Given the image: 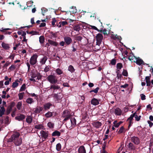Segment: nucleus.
I'll return each mask as SVG.
<instances>
[{
  "label": "nucleus",
  "mask_w": 153,
  "mask_h": 153,
  "mask_svg": "<svg viewBox=\"0 0 153 153\" xmlns=\"http://www.w3.org/2000/svg\"><path fill=\"white\" fill-rule=\"evenodd\" d=\"M131 116H132L133 119L134 117L135 119V120L137 121H139L141 117L140 115L138 116L137 114V111H135L133 114H131Z\"/></svg>",
  "instance_id": "13"
},
{
  "label": "nucleus",
  "mask_w": 153,
  "mask_h": 153,
  "mask_svg": "<svg viewBox=\"0 0 153 153\" xmlns=\"http://www.w3.org/2000/svg\"><path fill=\"white\" fill-rule=\"evenodd\" d=\"M147 123L149 124L150 128L153 125V123L149 120H148Z\"/></svg>",
  "instance_id": "64"
},
{
  "label": "nucleus",
  "mask_w": 153,
  "mask_h": 153,
  "mask_svg": "<svg viewBox=\"0 0 153 153\" xmlns=\"http://www.w3.org/2000/svg\"><path fill=\"white\" fill-rule=\"evenodd\" d=\"M38 55L36 54H34L31 57L30 60V63L32 65L35 64L37 61V58Z\"/></svg>",
  "instance_id": "7"
},
{
  "label": "nucleus",
  "mask_w": 153,
  "mask_h": 153,
  "mask_svg": "<svg viewBox=\"0 0 153 153\" xmlns=\"http://www.w3.org/2000/svg\"><path fill=\"white\" fill-rule=\"evenodd\" d=\"M25 117V116L24 115L19 114L15 117V119L19 121H21L24 120Z\"/></svg>",
  "instance_id": "11"
},
{
  "label": "nucleus",
  "mask_w": 153,
  "mask_h": 153,
  "mask_svg": "<svg viewBox=\"0 0 153 153\" xmlns=\"http://www.w3.org/2000/svg\"><path fill=\"white\" fill-rule=\"evenodd\" d=\"M122 74L123 76H128V73L126 70L123 69L122 72Z\"/></svg>",
  "instance_id": "48"
},
{
  "label": "nucleus",
  "mask_w": 153,
  "mask_h": 153,
  "mask_svg": "<svg viewBox=\"0 0 153 153\" xmlns=\"http://www.w3.org/2000/svg\"><path fill=\"white\" fill-rule=\"evenodd\" d=\"M48 131L42 130L40 132V134L41 137L43 139L42 141H45V139H47L48 137Z\"/></svg>",
  "instance_id": "4"
},
{
  "label": "nucleus",
  "mask_w": 153,
  "mask_h": 153,
  "mask_svg": "<svg viewBox=\"0 0 153 153\" xmlns=\"http://www.w3.org/2000/svg\"><path fill=\"white\" fill-rule=\"evenodd\" d=\"M99 21L100 22L101 26H102V28H101V29L100 30H99L98 29V30H97V31L100 33H103V27L102 26V23L100 22V19L99 20Z\"/></svg>",
  "instance_id": "55"
},
{
  "label": "nucleus",
  "mask_w": 153,
  "mask_h": 153,
  "mask_svg": "<svg viewBox=\"0 0 153 153\" xmlns=\"http://www.w3.org/2000/svg\"><path fill=\"white\" fill-rule=\"evenodd\" d=\"M56 149L58 151H60L61 149V145L60 143L57 144L56 147Z\"/></svg>",
  "instance_id": "42"
},
{
  "label": "nucleus",
  "mask_w": 153,
  "mask_h": 153,
  "mask_svg": "<svg viewBox=\"0 0 153 153\" xmlns=\"http://www.w3.org/2000/svg\"><path fill=\"white\" fill-rule=\"evenodd\" d=\"M59 23L61 24L59 26V27H61V25H62L63 26H64L65 25H67L68 24V22L66 21L60 22H59Z\"/></svg>",
  "instance_id": "44"
},
{
  "label": "nucleus",
  "mask_w": 153,
  "mask_h": 153,
  "mask_svg": "<svg viewBox=\"0 0 153 153\" xmlns=\"http://www.w3.org/2000/svg\"><path fill=\"white\" fill-rule=\"evenodd\" d=\"M1 45L2 47L5 50H9L10 48L9 45L3 42L2 43Z\"/></svg>",
  "instance_id": "23"
},
{
  "label": "nucleus",
  "mask_w": 153,
  "mask_h": 153,
  "mask_svg": "<svg viewBox=\"0 0 153 153\" xmlns=\"http://www.w3.org/2000/svg\"><path fill=\"white\" fill-rule=\"evenodd\" d=\"M26 102L27 103L31 104L34 101L32 98H29L26 100Z\"/></svg>",
  "instance_id": "36"
},
{
  "label": "nucleus",
  "mask_w": 153,
  "mask_h": 153,
  "mask_svg": "<svg viewBox=\"0 0 153 153\" xmlns=\"http://www.w3.org/2000/svg\"><path fill=\"white\" fill-rule=\"evenodd\" d=\"M24 94H25L24 92H22V93H19L18 94V96H19V100H22L23 98V96Z\"/></svg>",
  "instance_id": "43"
},
{
  "label": "nucleus",
  "mask_w": 153,
  "mask_h": 153,
  "mask_svg": "<svg viewBox=\"0 0 153 153\" xmlns=\"http://www.w3.org/2000/svg\"><path fill=\"white\" fill-rule=\"evenodd\" d=\"M64 40L65 44L67 45H69L72 42V39L70 37L66 36L64 37Z\"/></svg>",
  "instance_id": "9"
},
{
  "label": "nucleus",
  "mask_w": 153,
  "mask_h": 153,
  "mask_svg": "<svg viewBox=\"0 0 153 153\" xmlns=\"http://www.w3.org/2000/svg\"><path fill=\"white\" fill-rule=\"evenodd\" d=\"M117 77L118 79H121V77H122V76L121 73H118L117 74Z\"/></svg>",
  "instance_id": "58"
},
{
  "label": "nucleus",
  "mask_w": 153,
  "mask_h": 153,
  "mask_svg": "<svg viewBox=\"0 0 153 153\" xmlns=\"http://www.w3.org/2000/svg\"><path fill=\"white\" fill-rule=\"evenodd\" d=\"M56 72L58 75H60L63 73V71L59 68H57L56 70Z\"/></svg>",
  "instance_id": "51"
},
{
  "label": "nucleus",
  "mask_w": 153,
  "mask_h": 153,
  "mask_svg": "<svg viewBox=\"0 0 153 153\" xmlns=\"http://www.w3.org/2000/svg\"><path fill=\"white\" fill-rule=\"evenodd\" d=\"M128 146L129 149L132 150H134L135 149L136 147L132 143L130 142L129 143Z\"/></svg>",
  "instance_id": "19"
},
{
  "label": "nucleus",
  "mask_w": 153,
  "mask_h": 153,
  "mask_svg": "<svg viewBox=\"0 0 153 153\" xmlns=\"http://www.w3.org/2000/svg\"><path fill=\"white\" fill-rule=\"evenodd\" d=\"M71 121L72 126H74L76 125V120L74 117H72L71 119Z\"/></svg>",
  "instance_id": "32"
},
{
  "label": "nucleus",
  "mask_w": 153,
  "mask_h": 153,
  "mask_svg": "<svg viewBox=\"0 0 153 153\" xmlns=\"http://www.w3.org/2000/svg\"><path fill=\"white\" fill-rule=\"evenodd\" d=\"M91 103L93 105H97L99 104V102L97 99L93 98L91 100Z\"/></svg>",
  "instance_id": "16"
},
{
  "label": "nucleus",
  "mask_w": 153,
  "mask_h": 153,
  "mask_svg": "<svg viewBox=\"0 0 153 153\" xmlns=\"http://www.w3.org/2000/svg\"><path fill=\"white\" fill-rule=\"evenodd\" d=\"M82 39V37L81 36H76L75 37V40L81 42V40Z\"/></svg>",
  "instance_id": "39"
},
{
  "label": "nucleus",
  "mask_w": 153,
  "mask_h": 153,
  "mask_svg": "<svg viewBox=\"0 0 153 153\" xmlns=\"http://www.w3.org/2000/svg\"><path fill=\"white\" fill-rule=\"evenodd\" d=\"M131 140L132 142L135 145H138L140 143V138L137 137L133 136L131 137Z\"/></svg>",
  "instance_id": "6"
},
{
  "label": "nucleus",
  "mask_w": 153,
  "mask_h": 153,
  "mask_svg": "<svg viewBox=\"0 0 153 153\" xmlns=\"http://www.w3.org/2000/svg\"><path fill=\"white\" fill-rule=\"evenodd\" d=\"M133 119L132 118V116H130V117L128 118L127 120V121H128L129 123V125L128 127V129H129L130 127V126H131L132 124L133 123V122H132V120Z\"/></svg>",
  "instance_id": "22"
},
{
  "label": "nucleus",
  "mask_w": 153,
  "mask_h": 153,
  "mask_svg": "<svg viewBox=\"0 0 153 153\" xmlns=\"http://www.w3.org/2000/svg\"><path fill=\"white\" fill-rule=\"evenodd\" d=\"M141 99L142 100H144L146 99V96L145 95L143 94H141L140 95Z\"/></svg>",
  "instance_id": "60"
},
{
  "label": "nucleus",
  "mask_w": 153,
  "mask_h": 153,
  "mask_svg": "<svg viewBox=\"0 0 153 153\" xmlns=\"http://www.w3.org/2000/svg\"><path fill=\"white\" fill-rule=\"evenodd\" d=\"M26 88V85L25 84H24L22 85V86H21L20 90L19 92L22 91H24Z\"/></svg>",
  "instance_id": "47"
},
{
  "label": "nucleus",
  "mask_w": 153,
  "mask_h": 153,
  "mask_svg": "<svg viewBox=\"0 0 153 153\" xmlns=\"http://www.w3.org/2000/svg\"><path fill=\"white\" fill-rule=\"evenodd\" d=\"M34 128H35L37 129H44V126L42 124H39L38 125H36Z\"/></svg>",
  "instance_id": "33"
},
{
  "label": "nucleus",
  "mask_w": 153,
  "mask_h": 153,
  "mask_svg": "<svg viewBox=\"0 0 153 153\" xmlns=\"http://www.w3.org/2000/svg\"><path fill=\"white\" fill-rule=\"evenodd\" d=\"M47 78L48 81L52 84H55L58 81L57 77L54 74L49 75Z\"/></svg>",
  "instance_id": "2"
},
{
  "label": "nucleus",
  "mask_w": 153,
  "mask_h": 153,
  "mask_svg": "<svg viewBox=\"0 0 153 153\" xmlns=\"http://www.w3.org/2000/svg\"><path fill=\"white\" fill-rule=\"evenodd\" d=\"M3 81L1 80L0 81V88H4V87H3Z\"/></svg>",
  "instance_id": "63"
},
{
  "label": "nucleus",
  "mask_w": 153,
  "mask_h": 153,
  "mask_svg": "<svg viewBox=\"0 0 153 153\" xmlns=\"http://www.w3.org/2000/svg\"><path fill=\"white\" fill-rule=\"evenodd\" d=\"M134 58H135V56H134V55L131 56V55H130V56H129L128 57V59L131 62H134L133 59Z\"/></svg>",
  "instance_id": "56"
},
{
  "label": "nucleus",
  "mask_w": 153,
  "mask_h": 153,
  "mask_svg": "<svg viewBox=\"0 0 153 153\" xmlns=\"http://www.w3.org/2000/svg\"><path fill=\"white\" fill-rule=\"evenodd\" d=\"M122 112L121 110L119 108H117L115 110V114L117 115H120Z\"/></svg>",
  "instance_id": "25"
},
{
  "label": "nucleus",
  "mask_w": 153,
  "mask_h": 153,
  "mask_svg": "<svg viewBox=\"0 0 153 153\" xmlns=\"http://www.w3.org/2000/svg\"><path fill=\"white\" fill-rule=\"evenodd\" d=\"M15 103L14 102H12L8 106L6 109V115H8L10 113L12 110V108L15 106Z\"/></svg>",
  "instance_id": "8"
},
{
  "label": "nucleus",
  "mask_w": 153,
  "mask_h": 153,
  "mask_svg": "<svg viewBox=\"0 0 153 153\" xmlns=\"http://www.w3.org/2000/svg\"><path fill=\"white\" fill-rule=\"evenodd\" d=\"M33 120V118L30 116H28L26 119V122L28 123H31Z\"/></svg>",
  "instance_id": "27"
},
{
  "label": "nucleus",
  "mask_w": 153,
  "mask_h": 153,
  "mask_svg": "<svg viewBox=\"0 0 153 153\" xmlns=\"http://www.w3.org/2000/svg\"><path fill=\"white\" fill-rule=\"evenodd\" d=\"M48 42L50 45L52 46H57L58 45L57 42L51 40H48Z\"/></svg>",
  "instance_id": "21"
},
{
  "label": "nucleus",
  "mask_w": 153,
  "mask_h": 153,
  "mask_svg": "<svg viewBox=\"0 0 153 153\" xmlns=\"http://www.w3.org/2000/svg\"><path fill=\"white\" fill-rule=\"evenodd\" d=\"M48 126L51 128H53L54 126V124L51 122H48L47 124Z\"/></svg>",
  "instance_id": "40"
},
{
  "label": "nucleus",
  "mask_w": 153,
  "mask_h": 153,
  "mask_svg": "<svg viewBox=\"0 0 153 153\" xmlns=\"http://www.w3.org/2000/svg\"><path fill=\"white\" fill-rule=\"evenodd\" d=\"M68 116H71L70 112L67 110L64 111L63 112L62 117H68Z\"/></svg>",
  "instance_id": "18"
},
{
  "label": "nucleus",
  "mask_w": 153,
  "mask_h": 153,
  "mask_svg": "<svg viewBox=\"0 0 153 153\" xmlns=\"http://www.w3.org/2000/svg\"><path fill=\"white\" fill-rule=\"evenodd\" d=\"M56 22V20L55 18H53L52 19L51 22L52 25L53 26H54L55 25V23Z\"/></svg>",
  "instance_id": "59"
},
{
  "label": "nucleus",
  "mask_w": 153,
  "mask_h": 153,
  "mask_svg": "<svg viewBox=\"0 0 153 153\" xmlns=\"http://www.w3.org/2000/svg\"><path fill=\"white\" fill-rule=\"evenodd\" d=\"M74 30L79 31L80 30V26L79 25H75L74 27Z\"/></svg>",
  "instance_id": "37"
},
{
  "label": "nucleus",
  "mask_w": 153,
  "mask_h": 153,
  "mask_svg": "<svg viewBox=\"0 0 153 153\" xmlns=\"http://www.w3.org/2000/svg\"><path fill=\"white\" fill-rule=\"evenodd\" d=\"M22 106V102H19L16 105V107L18 110H20L21 109Z\"/></svg>",
  "instance_id": "38"
},
{
  "label": "nucleus",
  "mask_w": 153,
  "mask_h": 153,
  "mask_svg": "<svg viewBox=\"0 0 153 153\" xmlns=\"http://www.w3.org/2000/svg\"><path fill=\"white\" fill-rule=\"evenodd\" d=\"M53 97L56 99L55 101H60L62 98L63 97L62 94L59 93V94H54Z\"/></svg>",
  "instance_id": "10"
},
{
  "label": "nucleus",
  "mask_w": 153,
  "mask_h": 153,
  "mask_svg": "<svg viewBox=\"0 0 153 153\" xmlns=\"http://www.w3.org/2000/svg\"><path fill=\"white\" fill-rule=\"evenodd\" d=\"M99 89V88L98 87L96 88L95 89L93 90H91L90 91V93H92L94 92L95 93L97 94V93L98 90Z\"/></svg>",
  "instance_id": "50"
},
{
  "label": "nucleus",
  "mask_w": 153,
  "mask_h": 153,
  "mask_svg": "<svg viewBox=\"0 0 153 153\" xmlns=\"http://www.w3.org/2000/svg\"><path fill=\"white\" fill-rule=\"evenodd\" d=\"M145 79L146 83V85L148 86H150L151 85V82L150 81V77L149 76H146Z\"/></svg>",
  "instance_id": "24"
},
{
  "label": "nucleus",
  "mask_w": 153,
  "mask_h": 153,
  "mask_svg": "<svg viewBox=\"0 0 153 153\" xmlns=\"http://www.w3.org/2000/svg\"><path fill=\"white\" fill-rule=\"evenodd\" d=\"M31 77L32 78H35L36 77L37 75H36V73H34L33 72H31Z\"/></svg>",
  "instance_id": "57"
},
{
  "label": "nucleus",
  "mask_w": 153,
  "mask_h": 153,
  "mask_svg": "<svg viewBox=\"0 0 153 153\" xmlns=\"http://www.w3.org/2000/svg\"><path fill=\"white\" fill-rule=\"evenodd\" d=\"M126 131V130L124 128L123 126H122L120 128L118 133V134H120L122 133H125Z\"/></svg>",
  "instance_id": "31"
},
{
  "label": "nucleus",
  "mask_w": 153,
  "mask_h": 153,
  "mask_svg": "<svg viewBox=\"0 0 153 153\" xmlns=\"http://www.w3.org/2000/svg\"><path fill=\"white\" fill-rule=\"evenodd\" d=\"M45 41L44 37L43 36H41L39 37V42L41 44H42L44 43Z\"/></svg>",
  "instance_id": "35"
},
{
  "label": "nucleus",
  "mask_w": 153,
  "mask_h": 153,
  "mask_svg": "<svg viewBox=\"0 0 153 153\" xmlns=\"http://www.w3.org/2000/svg\"><path fill=\"white\" fill-rule=\"evenodd\" d=\"M71 117V116H68V117H65L64 118H65L63 120V122L64 123L65 121H66L67 120H68Z\"/></svg>",
  "instance_id": "62"
},
{
  "label": "nucleus",
  "mask_w": 153,
  "mask_h": 153,
  "mask_svg": "<svg viewBox=\"0 0 153 153\" xmlns=\"http://www.w3.org/2000/svg\"><path fill=\"white\" fill-rule=\"evenodd\" d=\"M103 36L102 34L99 33L97 34L96 36V38L97 41L96 45L99 46L101 44Z\"/></svg>",
  "instance_id": "3"
},
{
  "label": "nucleus",
  "mask_w": 153,
  "mask_h": 153,
  "mask_svg": "<svg viewBox=\"0 0 153 153\" xmlns=\"http://www.w3.org/2000/svg\"><path fill=\"white\" fill-rule=\"evenodd\" d=\"M60 135V132L57 131H55L52 134V136H59Z\"/></svg>",
  "instance_id": "30"
},
{
  "label": "nucleus",
  "mask_w": 153,
  "mask_h": 153,
  "mask_svg": "<svg viewBox=\"0 0 153 153\" xmlns=\"http://www.w3.org/2000/svg\"><path fill=\"white\" fill-rule=\"evenodd\" d=\"M20 134L19 132H15L13 134L10 138L8 140V142H13L15 145L16 146H20L22 143V140L21 138H19Z\"/></svg>",
  "instance_id": "1"
},
{
  "label": "nucleus",
  "mask_w": 153,
  "mask_h": 153,
  "mask_svg": "<svg viewBox=\"0 0 153 153\" xmlns=\"http://www.w3.org/2000/svg\"><path fill=\"white\" fill-rule=\"evenodd\" d=\"M117 120H115L113 122L114 126L116 128H118L120 125L117 123Z\"/></svg>",
  "instance_id": "49"
},
{
  "label": "nucleus",
  "mask_w": 153,
  "mask_h": 153,
  "mask_svg": "<svg viewBox=\"0 0 153 153\" xmlns=\"http://www.w3.org/2000/svg\"><path fill=\"white\" fill-rule=\"evenodd\" d=\"M52 106V104L50 102H48L43 105V108L45 111H47Z\"/></svg>",
  "instance_id": "12"
},
{
  "label": "nucleus",
  "mask_w": 153,
  "mask_h": 153,
  "mask_svg": "<svg viewBox=\"0 0 153 153\" xmlns=\"http://www.w3.org/2000/svg\"><path fill=\"white\" fill-rule=\"evenodd\" d=\"M18 82H20V81L18 80V79H16L13 83V84L12 86L13 88H15L18 86L19 83Z\"/></svg>",
  "instance_id": "26"
},
{
  "label": "nucleus",
  "mask_w": 153,
  "mask_h": 153,
  "mask_svg": "<svg viewBox=\"0 0 153 153\" xmlns=\"http://www.w3.org/2000/svg\"><path fill=\"white\" fill-rule=\"evenodd\" d=\"M47 59V58L46 56H44L40 60V63L41 65H43L45 64V62Z\"/></svg>",
  "instance_id": "29"
},
{
  "label": "nucleus",
  "mask_w": 153,
  "mask_h": 153,
  "mask_svg": "<svg viewBox=\"0 0 153 153\" xmlns=\"http://www.w3.org/2000/svg\"><path fill=\"white\" fill-rule=\"evenodd\" d=\"M11 30V29L9 28H6L3 29V28L2 27L1 28V30H0L1 32H4L5 33H6V30Z\"/></svg>",
  "instance_id": "53"
},
{
  "label": "nucleus",
  "mask_w": 153,
  "mask_h": 153,
  "mask_svg": "<svg viewBox=\"0 0 153 153\" xmlns=\"http://www.w3.org/2000/svg\"><path fill=\"white\" fill-rule=\"evenodd\" d=\"M60 88V87L57 85H52L50 87L51 89H53L54 90L59 89Z\"/></svg>",
  "instance_id": "34"
},
{
  "label": "nucleus",
  "mask_w": 153,
  "mask_h": 153,
  "mask_svg": "<svg viewBox=\"0 0 153 153\" xmlns=\"http://www.w3.org/2000/svg\"><path fill=\"white\" fill-rule=\"evenodd\" d=\"M36 75L37 78L36 79V80H39L41 79L42 77V76L40 75V73H38L37 71L36 72Z\"/></svg>",
  "instance_id": "52"
},
{
  "label": "nucleus",
  "mask_w": 153,
  "mask_h": 153,
  "mask_svg": "<svg viewBox=\"0 0 153 153\" xmlns=\"http://www.w3.org/2000/svg\"><path fill=\"white\" fill-rule=\"evenodd\" d=\"M30 34H31L32 35H38L39 34V32H37L35 30H32L30 32Z\"/></svg>",
  "instance_id": "46"
},
{
  "label": "nucleus",
  "mask_w": 153,
  "mask_h": 153,
  "mask_svg": "<svg viewBox=\"0 0 153 153\" xmlns=\"http://www.w3.org/2000/svg\"><path fill=\"white\" fill-rule=\"evenodd\" d=\"M68 70L71 73L74 72L75 71L74 68H68Z\"/></svg>",
  "instance_id": "61"
},
{
  "label": "nucleus",
  "mask_w": 153,
  "mask_h": 153,
  "mask_svg": "<svg viewBox=\"0 0 153 153\" xmlns=\"http://www.w3.org/2000/svg\"><path fill=\"white\" fill-rule=\"evenodd\" d=\"M136 61H135L134 60V62H135L137 65H149L148 64H147L146 63H145L143 60L139 57L136 58Z\"/></svg>",
  "instance_id": "5"
},
{
  "label": "nucleus",
  "mask_w": 153,
  "mask_h": 153,
  "mask_svg": "<svg viewBox=\"0 0 153 153\" xmlns=\"http://www.w3.org/2000/svg\"><path fill=\"white\" fill-rule=\"evenodd\" d=\"M50 34L49 35V37L51 39H53V38L57 37V33H53L52 31H50Z\"/></svg>",
  "instance_id": "15"
},
{
  "label": "nucleus",
  "mask_w": 153,
  "mask_h": 153,
  "mask_svg": "<svg viewBox=\"0 0 153 153\" xmlns=\"http://www.w3.org/2000/svg\"><path fill=\"white\" fill-rule=\"evenodd\" d=\"M43 110V108L40 106L37 107L34 111L35 113L38 114L41 112Z\"/></svg>",
  "instance_id": "20"
},
{
  "label": "nucleus",
  "mask_w": 153,
  "mask_h": 153,
  "mask_svg": "<svg viewBox=\"0 0 153 153\" xmlns=\"http://www.w3.org/2000/svg\"><path fill=\"white\" fill-rule=\"evenodd\" d=\"M116 63V60L115 59H112L111 61L110 64L112 65H115Z\"/></svg>",
  "instance_id": "45"
},
{
  "label": "nucleus",
  "mask_w": 153,
  "mask_h": 153,
  "mask_svg": "<svg viewBox=\"0 0 153 153\" xmlns=\"http://www.w3.org/2000/svg\"><path fill=\"white\" fill-rule=\"evenodd\" d=\"M53 116V113L50 111H48L45 114V116L47 118H49Z\"/></svg>",
  "instance_id": "28"
},
{
  "label": "nucleus",
  "mask_w": 153,
  "mask_h": 153,
  "mask_svg": "<svg viewBox=\"0 0 153 153\" xmlns=\"http://www.w3.org/2000/svg\"><path fill=\"white\" fill-rule=\"evenodd\" d=\"M78 153H86V151L85 147L82 146L79 147L78 150Z\"/></svg>",
  "instance_id": "14"
},
{
  "label": "nucleus",
  "mask_w": 153,
  "mask_h": 153,
  "mask_svg": "<svg viewBox=\"0 0 153 153\" xmlns=\"http://www.w3.org/2000/svg\"><path fill=\"white\" fill-rule=\"evenodd\" d=\"M103 33L105 35H108L109 33V32L105 28L103 30Z\"/></svg>",
  "instance_id": "54"
},
{
  "label": "nucleus",
  "mask_w": 153,
  "mask_h": 153,
  "mask_svg": "<svg viewBox=\"0 0 153 153\" xmlns=\"http://www.w3.org/2000/svg\"><path fill=\"white\" fill-rule=\"evenodd\" d=\"M42 13L43 16L45 15V13L48 11V9L44 7L41 8Z\"/></svg>",
  "instance_id": "41"
},
{
  "label": "nucleus",
  "mask_w": 153,
  "mask_h": 153,
  "mask_svg": "<svg viewBox=\"0 0 153 153\" xmlns=\"http://www.w3.org/2000/svg\"><path fill=\"white\" fill-rule=\"evenodd\" d=\"M93 126L97 128H99L102 125V123L100 122L96 121L94 122L93 123Z\"/></svg>",
  "instance_id": "17"
}]
</instances>
